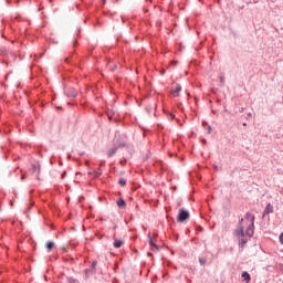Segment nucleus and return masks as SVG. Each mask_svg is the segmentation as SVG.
<instances>
[{"label": "nucleus", "instance_id": "nucleus-1", "mask_svg": "<svg viewBox=\"0 0 283 283\" xmlns=\"http://www.w3.org/2000/svg\"><path fill=\"white\" fill-rule=\"evenodd\" d=\"M177 220L178 222H185V220H189V212L187 210H179Z\"/></svg>", "mask_w": 283, "mask_h": 283}, {"label": "nucleus", "instance_id": "nucleus-2", "mask_svg": "<svg viewBox=\"0 0 283 283\" xmlns=\"http://www.w3.org/2000/svg\"><path fill=\"white\" fill-rule=\"evenodd\" d=\"M249 238H251L255 231V216L250 214V226H249Z\"/></svg>", "mask_w": 283, "mask_h": 283}, {"label": "nucleus", "instance_id": "nucleus-3", "mask_svg": "<svg viewBox=\"0 0 283 283\" xmlns=\"http://www.w3.org/2000/svg\"><path fill=\"white\" fill-rule=\"evenodd\" d=\"M147 238L150 247H153V251H158V245L156 244L157 234H155V237L151 238V233H148Z\"/></svg>", "mask_w": 283, "mask_h": 283}, {"label": "nucleus", "instance_id": "nucleus-4", "mask_svg": "<svg viewBox=\"0 0 283 283\" xmlns=\"http://www.w3.org/2000/svg\"><path fill=\"white\" fill-rule=\"evenodd\" d=\"M269 213H273V205H271V202H269L263 211V218L264 216H269Z\"/></svg>", "mask_w": 283, "mask_h": 283}, {"label": "nucleus", "instance_id": "nucleus-5", "mask_svg": "<svg viewBox=\"0 0 283 283\" xmlns=\"http://www.w3.org/2000/svg\"><path fill=\"white\" fill-rule=\"evenodd\" d=\"M31 171H32V174H40L41 172V165H39V164H33L32 166H31V169H30Z\"/></svg>", "mask_w": 283, "mask_h": 283}, {"label": "nucleus", "instance_id": "nucleus-6", "mask_svg": "<svg viewBox=\"0 0 283 283\" xmlns=\"http://www.w3.org/2000/svg\"><path fill=\"white\" fill-rule=\"evenodd\" d=\"M116 151H118V146H114L112 148H109L107 156L108 158H112V156H114V154H116Z\"/></svg>", "mask_w": 283, "mask_h": 283}, {"label": "nucleus", "instance_id": "nucleus-7", "mask_svg": "<svg viewBox=\"0 0 283 283\" xmlns=\"http://www.w3.org/2000/svg\"><path fill=\"white\" fill-rule=\"evenodd\" d=\"M182 92V87L178 85L175 90L171 91L172 96H178Z\"/></svg>", "mask_w": 283, "mask_h": 283}, {"label": "nucleus", "instance_id": "nucleus-8", "mask_svg": "<svg viewBox=\"0 0 283 283\" xmlns=\"http://www.w3.org/2000/svg\"><path fill=\"white\" fill-rule=\"evenodd\" d=\"M103 172H101V168H98V171L94 170L93 172H88V176H94V178H101Z\"/></svg>", "mask_w": 283, "mask_h": 283}, {"label": "nucleus", "instance_id": "nucleus-9", "mask_svg": "<svg viewBox=\"0 0 283 283\" xmlns=\"http://www.w3.org/2000/svg\"><path fill=\"white\" fill-rule=\"evenodd\" d=\"M234 233L239 238H243V235H244V228L237 229Z\"/></svg>", "mask_w": 283, "mask_h": 283}, {"label": "nucleus", "instance_id": "nucleus-10", "mask_svg": "<svg viewBox=\"0 0 283 283\" xmlns=\"http://www.w3.org/2000/svg\"><path fill=\"white\" fill-rule=\"evenodd\" d=\"M113 245L115 249H120V247H123V241L115 239Z\"/></svg>", "mask_w": 283, "mask_h": 283}, {"label": "nucleus", "instance_id": "nucleus-11", "mask_svg": "<svg viewBox=\"0 0 283 283\" xmlns=\"http://www.w3.org/2000/svg\"><path fill=\"white\" fill-rule=\"evenodd\" d=\"M78 93L76 92V90H72L70 93H66V96H71L72 98H75V96L77 95Z\"/></svg>", "mask_w": 283, "mask_h": 283}, {"label": "nucleus", "instance_id": "nucleus-12", "mask_svg": "<svg viewBox=\"0 0 283 283\" xmlns=\"http://www.w3.org/2000/svg\"><path fill=\"white\" fill-rule=\"evenodd\" d=\"M46 249L49 251H52L54 249V242H52V241L46 242Z\"/></svg>", "mask_w": 283, "mask_h": 283}, {"label": "nucleus", "instance_id": "nucleus-13", "mask_svg": "<svg viewBox=\"0 0 283 283\" xmlns=\"http://www.w3.org/2000/svg\"><path fill=\"white\" fill-rule=\"evenodd\" d=\"M118 185H120V187H125V185H127V180H125V178H120L118 180Z\"/></svg>", "mask_w": 283, "mask_h": 283}, {"label": "nucleus", "instance_id": "nucleus-14", "mask_svg": "<svg viewBox=\"0 0 283 283\" xmlns=\"http://www.w3.org/2000/svg\"><path fill=\"white\" fill-rule=\"evenodd\" d=\"M125 200H123V199H119L118 201H117V207H119V208H123V207H125Z\"/></svg>", "mask_w": 283, "mask_h": 283}, {"label": "nucleus", "instance_id": "nucleus-15", "mask_svg": "<svg viewBox=\"0 0 283 283\" xmlns=\"http://www.w3.org/2000/svg\"><path fill=\"white\" fill-rule=\"evenodd\" d=\"M247 244V240H244V239H241L240 241H239V247H244Z\"/></svg>", "mask_w": 283, "mask_h": 283}, {"label": "nucleus", "instance_id": "nucleus-16", "mask_svg": "<svg viewBox=\"0 0 283 283\" xmlns=\"http://www.w3.org/2000/svg\"><path fill=\"white\" fill-rule=\"evenodd\" d=\"M242 277L248 282L249 281V272H243Z\"/></svg>", "mask_w": 283, "mask_h": 283}, {"label": "nucleus", "instance_id": "nucleus-17", "mask_svg": "<svg viewBox=\"0 0 283 283\" xmlns=\"http://www.w3.org/2000/svg\"><path fill=\"white\" fill-rule=\"evenodd\" d=\"M199 262H200L201 265L207 264V260H205V259H202V258L199 259Z\"/></svg>", "mask_w": 283, "mask_h": 283}, {"label": "nucleus", "instance_id": "nucleus-18", "mask_svg": "<svg viewBox=\"0 0 283 283\" xmlns=\"http://www.w3.org/2000/svg\"><path fill=\"white\" fill-rule=\"evenodd\" d=\"M96 261H94L93 263H92V269H96Z\"/></svg>", "mask_w": 283, "mask_h": 283}, {"label": "nucleus", "instance_id": "nucleus-19", "mask_svg": "<svg viewBox=\"0 0 283 283\" xmlns=\"http://www.w3.org/2000/svg\"><path fill=\"white\" fill-rule=\"evenodd\" d=\"M208 134H211V126H208Z\"/></svg>", "mask_w": 283, "mask_h": 283}, {"label": "nucleus", "instance_id": "nucleus-20", "mask_svg": "<svg viewBox=\"0 0 283 283\" xmlns=\"http://www.w3.org/2000/svg\"><path fill=\"white\" fill-rule=\"evenodd\" d=\"M213 168L216 169V171H218V166L217 165H214Z\"/></svg>", "mask_w": 283, "mask_h": 283}, {"label": "nucleus", "instance_id": "nucleus-21", "mask_svg": "<svg viewBox=\"0 0 283 283\" xmlns=\"http://www.w3.org/2000/svg\"><path fill=\"white\" fill-rule=\"evenodd\" d=\"M245 235H249V229L245 230Z\"/></svg>", "mask_w": 283, "mask_h": 283}, {"label": "nucleus", "instance_id": "nucleus-22", "mask_svg": "<svg viewBox=\"0 0 283 283\" xmlns=\"http://www.w3.org/2000/svg\"><path fill=\"white\" fill-rule=\"evenodd\" d=\"M124 146H125V144H119V145H118V147H124Z\"/></svg>", "mask_w": 283, "mask_h": 283}, {"label": "nucleus", "instance_id": "nucleus-23", "mask_svg": "<svg viewBox=\"0 0 283 283\" xmlns=\"http://www.w3.org/2000/svg\"><path fill=\"white\" fill-rule=\"evenodd\" d=\"M176 63H177V62H176V61H174V62H171V65H176Z\"/></svg>", "mask_w": 283, "mask_h": 283}, {"label": "nucleus", "instance_id": "nucleus-24", "mask_svg": "<svg viewBox=\"0 0 283 283\" xmlns=\"http://www.w3.org/2000/svg\"><path fill=\"white\" fill-rule=\"evenodd\" d=\"M62 178H65V172L62 174Z\"/></svg>", "mask_w": 283, "mask_h": 283}, {"label": "nucleus", "instance_id": "nucleus-25", "mask_svg": "<svg viewBox=\"0 0 283 283\" xmlns=\"http://www.w3.org/2000/svg\"><path fill=\"white\" fill-rule=\"evenodd\" d=\"M242 125H243V127H247V123H243Z\"/></svg>", "mask_w": 283, "mask_h": 283}, {"label": "nucleus", "instance_id": "nucleus-26", "mask_svg": "<svg viewBox=\"0 0 283 283\" xmlns=\"http://www.w3.org/2000/svg\"><path fill=\"white\" fill-rule=\"evenodd\" d=\"M202 143H203V145H205V144L207 143V140L203 139Z\"/></svg>", "mask_w": 283, "mask_h": 283}, {"label": "nucleus", "instance_id": "nucleus-27", "mask_svg": "<svg viewBox=\"0 0 283 283\" xmlns=\"http://www.w3.org/2000/svg\"><path fill=\"white\" fill-rule=\"evenodd\" d=\"M25 178V176H22V180Z\"/></svg>", "mask_w": 283, "mask_h": 283}, {"label": "nucleus", "instance_id": "nucleus-28", "mask_svg": "<svg viewBox=\"0 0 283 283\" xmlns=\"http://www.w3.org/2000/svg\"><path fill=\"white\" fill-rule=\"evenodd\" d=\"M249 281L251 282V276H249Z\"/></svg>", "mask_w": 283, "mask_h": 283}, {"label": "nucleus", "instance_id": "nucleus-29", "mask_svg": "<svg viewBox=\"0 0 283 283\" xmlns=\"http://www.w3.org/2000/svg\"><path fill=\"white\" fill-rule=\"evenodd\" d=\"M113 70H116V66H114Z\"/></svg>", "mask_w": 283, "mask_h": 283}, {"label": "nucleus", "instance_id": "nucleus-30", "mask_svg": "<svg viewBox=\"0 0 283 283\" xmlns=\"http://www.w3.org/2000/svg\"><path fill=\"white\" fill-rule=\"evenodd\" d=\"M103 3H105V0H103Z\"/></svg>", "mask_w": 283, "mask_h": 283}, {"label": "nucleus", "instance_id": "nucleus-31", "mask_svg": "<svg viewBox=\"0 0 283 283\" xmlns=\"http://www.w3.org/2000/svg\"><path fill=\"white\" fill-rule=\"evenodd\" d=\"M249 116L251 117V113L249 114Z\"/></svg>", "mask_w": 283, "mask_h": 283}]
</instances>
